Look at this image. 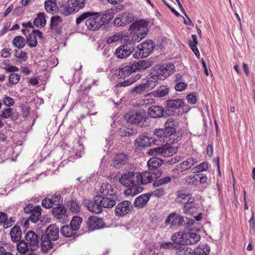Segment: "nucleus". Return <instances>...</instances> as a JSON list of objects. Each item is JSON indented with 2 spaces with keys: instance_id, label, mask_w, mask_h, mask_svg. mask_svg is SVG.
Returning <instances> with one entry per match:
<instances>
[{
  "instance_id": "1",
  "label": "nucleus",
  "mask_w": 255,
  "mask_h": 255,
  "mask_svg": "<svg viewBox=\"0 0 255 255\" xmlns=\"http://www.w3.org/2000/svg\"><path fill=\"white\" fill-rule=\"evenodd\" d=\"M140 178V172L134 171L124 173L119 178L120 182L123 186L128 187L125 191L126 196H133L142 191Z\"/></svg>"
},
{
  "instance_id": "2",
  "label": "nucleus",
  "mask_w": 255,
  "mask_h": 255,
  "mask_svg": "<svg viewBox=\"0 0 255 255\" xmlns=\"http://www.w3.org/2000/svg\"><path fill=\"white\" fill-rule=\"evenodd\" d=\"M176 199L178 202L184 204L183 210L185 214H192L196 211V208L193 204L195 198L192 196L191 194L178 193Z\"/></svg>"
},
{
  "instance_id": "3",
  "label": "nucleus",
  "mask_w": 255,
  "mask_h": 255,
  "mask_svg": "<svg viewBox=\"0 0 255 255\" xmlns=\"http://www.w3.org/2000/svg\"><path fill=\"white\" fill-rule=\"evenodd\" d=\"M154 44L152 41L148 40L139 44L137 46L138 53L135 52L133 57L136 58H144L148 56L153 51Z\"/></svg>"
},
{
  "instance_id": "4",
  "label": "nucleus",
  "mask_w": 255,
  "mask_h": 255,
  "mask_svg": "<svg viewBox=\"0 0 255 255\" xmlns=\"http://www.w3.org/2000/svg\"><path fill=\"white\" fill-rule=\"evenodd\" d=\"M85 5V0H68L64 7L66 15L76 13Z\"/></svg>"
},
{
  "instance_id": "5",
  "label": "nucleus",
  "mask_w": 255,
  "mask_h": 255,
  "mask_svg": "<svg viewBox=\"0 0 255 255\" xmlns=\"http://www.w3.org/2000/svg\"><path fill=\"white\" fill-rule=\"evenodd\" d=\"M129 29L140 35L141 38H144L147 34V22L143 19L134 22L130 25Z\"/></svg>"
},
{
  "instance_id": "6",
  "label": "nucleus",
  "mask_w": 255,
  "mask_h": 255,
  "mask_svg": "<svg viewBox=\"0 0 255 255\" xmlns=\"http://www.w3.org/2000/svg\"><path fill=\"white\" fill-rule=\"evenodd\" d=\"M100 196L97 195L94 197L93 201L85 199L83 203L90 212L94 214H99L103 210L101 202H98V200H100Z\"/></svg>"
},
{
  "instance_id": "7",
  "label": "nucleus",
  "mask_w": 255,
  "mask_h": 255,
  "mask_svg": "<svg viewBox=\"0 0 255 255\" xmlns=\"http://www.w3.org/2000/svg\"><path fill=\"white\" fill-rule=\"evenodd\" d=\"M177 236H181V240L178 241V242L186 245L195 244L198 242L201 239L199 234L193 232H186L182 235L179 233H177Z\"/></svg>"
},
{
  "instance_id": "8",
  "label": "nucleus",
  "mask_w": 255,
  "mask_h": 255,
  "mask_svg": "<svg viewBox=\"0 0 255 255\" xmlns=\"http://www.w3.org/2000/svg\"><path fill=\"white\" fill-rule=\"evenodd\" d=\"M174 65L173 64H167L163 65H156L152 69L159 76L160 79L164 80L173 72Z\"/></svg>"
},
{
  "instance_id": "9",
  "label": "nucleus",
  "mask_w": 255,
  "mask_h": 255,
  "mask_svg": "<svg viewBox=\"0 0 255 255\" xmlns=\"http://www.w3.org/2000/svg\"><path fill=\"white\" fill-rule=\"evenodd\" d=\"M153 133L159 138L160 142L163 141L161 144L165 143L170 145L174 143L175 142V138L171 137L170 133H167V130L165 128H163L155 129L153 131Z\"/></svg>"
},
{
  "instance_id": "10",
  "label": "nucleus",
  "mask_w": 255,
  "mask_h": 255,
  "mask_svg": "<svg viewBox=\"0 0 255 255\" xmlns=\"http://www.w3.org/2000/svg\"><path fill=\"white\" fill-rule=\"evenodd\" d=\"M133 19L132 14L129 12H122L119 14L114 19V25L117 27L125 26L130 23Z\"/></svg>"
},
{
  "instance_id": "11",
  "label": "nucleus",
  "mask_w": 255,
  "mask_h": 255,
  "mask_svg": "<svg viewBox=\"0 0 255 255\" xmlns=\"http://www.w3.org/2000/svg\"><path fill=\"white\" fill-rule=\"evenodd\" d=\"M25 241L30 251H35L39 247L38 236L33 231H29L26 234Z\"/></svg>"
},
{
  "instance_id": "12",
  "label": "nucleus",
  "mask_w": 255,
  "mask_h": 255,
  "mask_svg": "<svg viewBox=\"0 0 255 255\" xmlns=\"http://www.w3.org/2000/svg\"><path fill=\"white\" fill-rule=\"evenodd\" d=\"M125 119L131 124L138 125L145 120V117L141 112H129L125 115Z\"/></svg>"
},
{
  "instance_id": "13",
  "label": "nucleus",
  "mask_w": 255,
  "mask_h": 255,
  "mask_svg": "<svg viewBox=\"0 0 255 255\" xmlns=\"http://www.w3.org/2000/svg\"><path fill=\"white\" fill-rule=\"evenodd\" d=\"M99 192L101 195L99 196L118 197L116 187L109 183H103L100 186Z\"/></svg>"
},
{
  "instance_id": "14",
  "label": "nucleus",
  "mask_w": 255,
  "mask_h": 255,
  "mask_svg": "<svg viewBox=\"0 0 255 255\" xmlns=\"http://www.w3.org/2000/svg\"><path fill=\"white\" fill-rule=\"evenodd\" d=\"M131 209L130 202L128 201H124L117 205L115 210V214L119 217L124 216L127 214Z\"/></svg>"
},
{
  "instance_id": "15",
  "label": "nucleus",
  "mask_w": 255,
  "mask_h": 255,
  "mask_svg": "<svg viewBox=\"0 0 255 255\" xmlns=\"http://www.w3.org/2000/svg\"><path fill=\"white\" fill-rule=\"evenodd\" d=\"M162 172L160 170H158L156 173H151L149 171H145L140 172V182L141 185H146L152 182L153 179L159 177Z\"/></svg>"
},
{
  "instance_id": "16",
  "label": "nucleus",
  "mask_w": 255,
  "mask_h": 255,
  "mask_svg": "<svg viewBox=\"0 0 255 255\" xmlns=\"http://www.w3.org/2000/svg\"><path fill=\"white\" fill-rule=\"evenodd\" d=\"M158 140L153 137H149L147 136L142 135L135 140V144L138 146H149L152 144H159Z\"/></svg>"
},
{
  "instance_id": "17",
  "label": "nucleus",
  "mask_w": 255,
  "mask_h": 255,
  "mask_svg": "<svg viewBox=\"0 0 255 255\" xmlns=\"http://www.w3.org/2000/svg\"><path fill=\"white\" fill-rule=\"evenodd\" d=\"M134 50L133 47H130L125 44L118 47L115 51V55L120 59H124L128 57Z\"/></svg>"
},
{
  "instance_id": "18",
  "label": "nucleus",
  "mask_w": 255,
  "mask_h": 255,
  "mask_svg": "<svg viewBox=\"0 0 255 255\" xmlns=\"http://www.w3.org/2000/svg\"><path fill=\"white\" fill-rule=\"evenodd\" d=\"M87 225L89 230L94 231L103 227L104 222L102 219L97 217H91L88 219Z\"/></svg>"
},
{
  "instance_id": "19",
  "label": "nucleus",
  "mask_w": 255,
  "mask_h": 255,
  "mask_svg": "<svg viewBox=\"0 0 255 255\" xmlns=\"http://www.w3.org/2000/svg\"><path fill=\"white\" fill-rule=\"evenodd\" d=\"M37 37L41 39H44L42 33L39 30H33L32 33L27 37V42L30 47H35L36 46L37 44Z\"/></svg>"
},
{
  "instance_id": "20",
  "label": "nucleus",
  "mask_w": 255,
  "mask_h": 255,
  "mask_svg": "<svg viewBox=\"0 0 255 255\" xmlns=\"http://www.w3.org/2000/svg\"><path fill=\"white\" fill-rule=\"evenodd\" d=\"M160 79L159 76L155 72V70L152 68L150 70V73L147 76L145 84L149 87L151 90L155 88L158 83V80Z\"/></svg>"
},
{
  "instance_id": "21",
  "label": "nucleus",
  "mask_w": 255,
  "mask_h": 255,
  "mask_svg": "<svg viewBox=\"0 0 255 255\" xmlns=\"http://www.w3.org/2000/svg\"><path fill=\"white\" fill-rule=\"evenodd\" d=\"M92 17L89 22H86L85 24L87 28L92 31L99 30L102 27V23L100 22V15L97 13L96 15Z\"/></svg>"
},
{
  "instance_id": "22",
  "label": "nucleus",
  "mask_w": 255,
  "mask_h": 255,
  "mask_svg": "<svg viewBox=\"0 0 255 255\" xmlns=\"http://www.w3.org/2000/svg\"><path fill=\"white\" fill-rule=\"evenodd\" d=\"M62 18L58 15L53 16L51 18L50 29L53 33L57 34L61 33Z\"/></svg>"
},
{
  "instance_id": "23",
  "label": "nucleus",
  "mask_w": 255,
  "mask_h": 255,
  "mask_svg": "<svg viewBox=\"0 0 255 255\" xmlns=\"http://www.w3.org/2000/svg\"><path fill=\"white\" fill-rule=\"evenodd\" d=\"M100 200L98 202H101L103 208H111L116 204V200L118 197L100 196Z\"/></svg>"
},
{
  "instance_id": "24",
  "label": "nucleus",
  "mask_w": 255,
  "mask_h": 255,
  "mask_svg": "<svg viewBox=\"0 0 255 255\" xmlns=\"http://www.w3.org/2000/svg\"><path fill=\"white\" fill-rule=\"evenodd\" d=\"M197 162V160L194 158H189L187 160L183 161L176 166V171L178 172H183L190 169L195 163Z\"/></svg>"
},
{
  "instance_id": "25",
  "label": "nucleus",
  "mask_w": 255,
  "mask_h": 255,
  "mask_svg": "<svg viewBox=\"0 0 255 255\" xmlns=\"http://www.w3.org/2000/svg\"><path fill=\"white\" fill-rule=\"evenodd\" d=\"M59 228L55 224L50 225L46 229L45 234L50 239L53 241L58 240L59 238Z\"/></svg>"
},
{
  "instance_id": "26",
  "label": "nucleus",
  "mask_w": 255,
  "mask_h": 255,
  "mask_svg": "<svg viewBox=\"0 0 255 255\" xmlns=\"http://www.w3.org/2000/svg\"><path fill=\"white\" fill-rule=\"evenodd\" d=\"M130 65L133 72L137 70H144L147 69L151 67V62L149 61L141 60L133 62Z\"/></svg>"
},
{
  "instance_id": "27",
  "label": "nucleus",
  "mask_w": 255,
  "mask_h": 255,
  "mask_svg": "<svg viewBox=\"0 0 255 255\" xmlns=\"http://www.w3.org/2000/svg\"><path fill=\"white\" fill-rule=\"evenodd\" d=\"M147 114L153 118H158L162 116H165L164 109L159 106L152 105L150 106L148 109Z\"/></svg>"
},
{
  "instance_id": "28",
  "label": "nucleus",
  "mask_w": 255,
  "mask_h": 255,
  "mask_svg": "<svg viewBox=\"0 0 255 255\" xmlns=\"http://www.w3.org/2000/svg\"><path fill=\"white\" fill-rule=\"evenodd\" d=\"M128 161V155L125 153H120L115 157L112 164L114 167L120 169L124 166Z\"/></svg>"
},
{
  "instance_id": "29",
  "label": "nucleus",
  "mask_w": 255,
  "mask_h": 255,
  "mask_svg": "<svg viewBox=\"0 0 255 255\" xmlns=\"http://www.w3.org/2000/svg\"><path fill=\"white\" fill-rule=\"evenodd\" d=\"M176 255H194L193 250L186 245H176Z\"/></svg>"
},
{
  "instance_id": "30",
  "label": "nucleus",
  "mask_w": 255,
  "mask_h": 255,
  "mask_svg": "<svg viewBox=\"0 0 255 255\" xmlns=\"http://www.w3.org/2000/svg\"><path fill=\"white\" fill-rule=\"evenodd\" d=\"M150 195L148 194H142L136 197L134 200V206L139 208H143L148 202Z\"/></svg>"
},
{
  "instance_id": "31",
  "label": "nucleus",
  "mask_w": 255,
  "mask_h": 255,
  "mask_svg": "<svg viewBox=\"0 0 255 255\" xmlns=\"http://www.w3.org/2000/svg\"><path fill=\"white\" fill-rule=\"evenodd\" d=\"M41 251L43 253H47L53 247V244L52 243L53 240L48 238L46 235H43L41 236Z\"/></svg>"
},
{
  "instance_id": "32",
  "label": "nucleus",
  "mask_w": 255,
  "mask_h": 255,
  "mask_svg": "<svg viewBox=\"0 0 255 255\" xmlns=\"http://www.w3.org/2000/svg\"><path fill=\"white\" fill-rule=\"evenodd\" d=\"M132 72L133 71L130 64L128 65L124 64L120 66L118 73H116V75L120 78H125L129 76Z\"/></svg>"
},
{
  "instance_id": "33",
  "label": "nucleus",
  "mask_w": 255,
  "mask_h": 255,
  "mask_svg": "<svg viewBox=\"0 0 255 255\" xmlns=\"http://www.w3.org/2000/svg\"><path fill=\"white\" fill-rule=\"evenodd\" d=\"M165 128L167 133H170L171 137L175 138V120L174 118L168 119L165 123Z\"/></svg>"
},
{
  "instance_id": "34",
  "label": "nucleus",
  "mask_w": 255,
  "mask_h": 255,
  "mask_svg": "<svg viewBox=\"0 0 255 255\" xmlns=\"http://www.w3.org/2000/svg\"><path fill=\"white\" fill-rule=\"evenodd\" d=\"M190 109L189 106L186 105L183 100L176 99V113L178 115L187 113Z\"/></svg>"
},
{
  "instance_id": "35",
  "label": "nucleus",
  "mask_w": 255,
  "mask_h": 255,
  "mask_svg": "<svg viewBox=\"0 0 255 255\" xmlns=\"http://www.w3.org/2000/svg\"><path fill=\"white\" fill-rule=\"evenodd\" d=\"M175 113V100H168L167 101L166 107L164 110L165 116L174 115Z\"/></svg>"
},
{
  "instance_id": "36",
  "label": "nucleus",
  "mask_w": 255,
  "mask_h": 255,
  "mask_svg": "<svg viewBox=\"0 0 255 255\" xmlns=\"http://www.w3.org/2000/svg\"><path fill=\"white\" fill-rule=\"evenodd\" d=\"M163 161L157 157L151 158L147 162V166L149 170H153L161 166Z\"/></svg>"
},
{
  "instance_id": "37",
  "label": "nucleus",
  "mask_w": 255,
  "mask_h": 255,
  "mask_svg": "<svg viewBox=\"0 0 255 255\" xmlns=\"http://www.w3.org/2000/svg\"><path fill=\"white\" fill-rule=\"evenodd\" d=\"M44 7L46 11L49 13H54L58 10L55 0H46L44 2Z\"/></svg>"
},
{
  "instance_id": "38",
  "label": "nucleus",
  "mask_w": 255,
  "mask_h": 255,
  "mask_svg": "<svg viewBox=\"0 0 255 255\" xmlns=\"http://www.w3.org/2000/svg\"><path fill=\"white\" fill-rule=\"evenodd\" d=\"M210 252V247L206 244H201L193 250L194 255H207Z\"/></svg>"
},
{
  "instance_id": "39",
  "label": "nucleus",
  "mask_w": 255,
  "mask_h": 255,
  "mask_svg": "<svg viewBox=\"0 0 255 255\" xmlns=\"http://www.w3.org/2000/svg\"><path fill=\"white\" fill-rule=\"evenodd\" d=\"M21 229L18 226L13 227L10 231V235L12 241L16 242L20 240L21 236Z\"/></svg>"
},
{
  "instance_id": "40",
  "label": "nucleus",
  "mask_w": 255,
  "mask_h": 255,
  "mask_svg": "<svg viewBox=\"0 0 255 255\" xmlns=\"http://www.w3.org/2000/svg\"><path fill=\"white\" fill-rule=\"evenodd\" d=\"M31 213L30 216L27 220V222L31 221L32 223L38 222L41 215V209L40 207H35V210Z\"/></svg>"
},
{
  "instance_id": "41",
  "label": "nucleus",
  "mask_w": 255,
  "mask_h": 255,
  "mask_svg": "<svg viewBox=\"0 0 255 255\" xmlns=\"http://www.w3.org/2000/svg\"><path fill=\"white\" fill-rule=\"evenodd\" d=\"M66 210L62 204L58 205L52 209V214L58 219L62 218L66 214Z\"/></svg>"
},
{
  "instance_id": "42",
  "label": "nucleus",
  "mask_w": 255,
  "mask_h": 255,
  "mask_svg": "<svg viewBox=\"0 0 255 255\" xmlns=\"http://www.w3.org/2000/svg\"><path fill=\"white\" fill-rule=\"evenodd\" d=\"M45 15L43 12H40L37 14L35 18L33 24L37 27H43L46 24Z\"/></svg>"
},
{
  "instance_id": "43",
  "label": "nucleus",
  "mask_w": 255,
  "mask_h": 255,
  "mask_svg": "<svg viewBox=\"0 0 255 255\" xmlns=\"http://www.w3.org/2000/svg\"><path fill=\"white\" fill-rule=\"evenodd\" d=\"M151 90L145 83H141L138 86L134 87L131 91L132 93H136L138 94H142L147 93Z\"/></svg>"
},
{
  "instance_id": "44",
  "label": "nucleus",
  "mask_w": 255,
  "mask_h": 255,
  "mask_svg": "<svg viewBox=\"0 0 255 255\" xmlns=\"http://www.w3.org/2000/svg\"><path fill=\"white\" fill-rule=\"evenodd\" d=\"M60 231L61 233L66 237L75 236L77 234V232L70 226L68 225L62 227Z\"/></svg>"
},
{
  "instance_id": "45",
  "label": "nucleus",
  "mask_w": 255,
  "mask_h": 255,
  "mask_svg": "<svg viewBox=\"0 0 255 255\" xmlns=\"http://www.w3.org/2000/svg\"><path fill=\"white\" fill-rule=\"evenodd\" d=\"M192 41H190L189 45L196 56L198 57L200 56V52L197 47L198 43L197 36L195 34L192 35Z\"/></svg>"
},
{
  "instance_id": "46",
  "label": "nucleus",
  "mask_w": 255,
  "mask_h": 255,
  "mask_svg": "<svg viewBox=\"0 0 255 255\" xmlns=\"http://www.w3.org/2000/svg\"><path fill=\"white\" fill-rule=\"evenodd\" d=\"M25 40L21 36H17L15 37L12 40L13 46L18 49L23 48L25 45Z\"/></svg>"
},
{
  "instance_id": "47",
  "label": "nucleus",
  "mask_w": 255,
  "mask_h": 255,
  "mask_svg": "<svg viewBox=\"0 0 255 255\" xmlns=\"http://www.w3.org/2000/svg\"><path fill=\"white\" fill-rule=\"evenodd\" d=\"M114 16L113 12L108 11L100 16V22L102 26L108 23Z\"/></svg>"
},
{
  "instance_id": "48",
  "label": "nucleus",
  "mask_w": 255,
  "mask_h": 255,
  "mask_svg": "<svg viewBox=\"0 0 255 255\" xmlns=\"http://www.w3.org/2000/svg\"><path fill=\"white\" fill-rule=\"evenodd\" d=\"M82 219L80 217H74L71 221L70 226L73 228L76 232L79 229L80 225L82 223Z\"/></svg>"
},
{
  "instance_id": "49",
  "label": "nucleus",
  "mask_w": 255,
  "mask_h": 255,
  "mask_svg": "<svg viewBox=\"0 0 255 255\" xmlns=\"http://www.w3.org/2000/svg\"><path fill=\"white\" fill-rule=\"evenodd\" d=\"M175 153L174 148L172 146H169L167 147H162L161 152H160V156L164 157H169L172 156Z\"/></svg>"
},
{
  "instance_id": "50",
  "label": "nucleus",
  "mask_w": 255,
  "mask_h": 255,
  "mask_svg": "<svg viewBox=\"0 0 255 255\" xmlns=\"http://www.w3.org/2000/svg\"><path fill=\"white\" fill-rule=\"evenodd\" d=\"M198 183L197 174H191L185 178V184L187 185H196Z\"/></svg>"
},
{
  "instance_id": "51",
  "label": "nucleus",
  "mask_w": 255,
  "mask_h": 255,
  "mask_svg": "<svg viewBox=\"0 0 255 255\" xmlns=\"http://www.w3.org/2000/svg\"><path fill=\"white\" fill-rule=\"evenodd\" d=\"M17 249L19 252L22 253H26V252L30 251V247L27 245L25 240L21 241L17 245Z\"/></svg>"
},
{
  "instance_id": "52",
  "label": "nucleus",
  "mask_w": 255,
  "mask_h": 255,
  "mask_svg": "<svg viewBox=\"0 0 255 255\" xmlns=\"http://www.w3.org/2000/svg\"><path fill=\"white\" fill-rule=\"evenodd\" d=\"M143 38L140 36V35L131 32V34L128 36V40L129 41V44H131L135 42H138Z\"/></svg>"
},
{
  "instance_id": "53",
  "label": "nucleus",
  "mask_w": 255,
  "mask_h": 255,
  "mask_svg": "<svg viewBox=\"0 0 255 255\" xmlns=\"http://www.w3.org/2000/svg\"><path fill=\"white\" fill-rule=\"evenodd\" d=\"M171 181V177L170 176H166L155 181L153 183V185L154 187H158L163 184H167L169 183Z\"/></svg>"
},
{
  "instance_id": "54",
  "label": "nucleus",
  "mask_w": 255,
  "mask_h": 255,
  "mask_svg": "<svg viewBox=\"0 0 255 255\" xmlns=\"http://www.w3.org/2000/svg\"><path fill=\"white\" fill-rule=\"evenodd\" d=\"M124 37L122 33H116L107 38L106 42L108 44H111L122 40Z\"/></svg>"
},
{
  "instance_id": "55",
  "label": "nucleus",
  "mask_w": 255,
  "mask_h": 255,
  "mask_svg": "<svg viewBox=\"0 0 255 255\" xmlns=\"http://www.w3.org/2000/svg\"><path fill=\"white\" fill-rule=\"evenodd\" d=\"M1 224L6 228L11 226V222H9L7 215L3 212H0V224Z\"/></svg>"
},
{
  "instance_id": "56",
  "label": "nucleus",
  "mask_w": 255,
  "mask_h": 255,
  "mask_svg": "<svg viewBox=\"0 0 255 255\" xmlns=\"http://www.w3.org/2000/svg\"><path fill=\"white\" fill-rule=\"evenodd\" d=\"M208 168V163L206 162H202L193 168L194 172L200 173L206 170Z\"/></svg>"
},
{
  "instance_id": "57",
  "label": "nucleus",
  "mask_w": 255,
  "mask_h": 255,
  "mask_svg": "<svg viewBox=\"0 0 255 255\" xmlns=\"http://www.w3.org/2000/svg\"><path fill=\"white\" fill-rule=\"evenodd\" d=\"M168 92V88L165 86H161L155 91V96L158 97H162L165 96Z\"/></svg>"
},
{
  "instance_id": "58",
  "label": "nucleus",
  "mask_w": 255,
  "mask_h": 255,
  "mask_svg": "<svg viewBox=\"0 0 255 255\" xmlns=\"http://www.w3.org/2000/svg\"><path fill=\"white\" fill-rule=\"evenodd\" d=\"M50 200L53 205H59L62 204L63 199L60 194H55Z\"/></svg>"
},
{
  "instance_id": "59",
  "label": "nucleus",
  "mask_w": 255,
  "mask_h": 255,
  "mask_svg": "<svg viewBox=\"0 0 255 255\" xmlns=\"http://www.w3.org/2000/svg\"><path fill=\"white\" fill-rule=\"evenodd\" d=\"M20 78V77L18 74L11 73L9 76V82L11 84H16L19 82Z\"/></svg>"
},
{
  "instance_id": "60",
  "label": "nucleus",
  "mask_w": 255,
  "mask_h": 255,
  "mask_svg": "<svg viewBox=\"0 0 255 255\" xmlns=\"http://www.w3.org/2000/svg\"><path fill=\"white\" fill-rule=\"evenodd\" d=\"M69 206L70 207V210L72 212H79L80 211V207L77 202L71 200L69 201Z\"/></svg>"
},
{
  "instance_id": "61",
  "label": "nucleus",
  "mask_w": 255,
  "mask_h": 255,
  "mask_svg": "<svg viewBox=\"0 0 255 255\" xmlns=\"http://www.w3.org/2000/svg\"><path fill=\"white\" fill-rule=\"evenodd\" d=\"M27 54L26 52L21 50H16L14 52V56L19 59H21L23 61H25L27 59Z\"/></svg>"
},
{
  "instance_id": "62",
  "label": "nucleus",
  "mask_w": 255,
  "mask_h": 255,
  "mask_svg": "<svg viewBox=\"0 0 255 255\" xmlns=\"http://www.w3.org/2000/svg\"><path fill=\"white\" fill-rule=\"evenodd\" d=\"M165 194V190L163 188H159L152 191L150 196L159 198Z\"/></svg>"
},
{
  "instance_id": "63",
  "label": "nucleus",
  "mask_w": 255,
  "mask_h": 255,
  "mask_svg": "<svg viewBox=\"0 0 255 255\" xmlns=\"http://www.w3.org/2000/svg\"><path fill=\"white\" fill-rule=\"evenodd\" d=\"M175 221V213L173 212L171 213L167 217L165 221V224L167 225L171 226L174 225V222Z\"/></svg>"
},
{
  "instance_id": "64",
  "label": "nucleus",
  "mask_w": 255,
  "mask_h": 255,
  "mask_svg": "<svg viewBox=\"0 0 255 255\" xmlns=\"http://www.w3.org/2000/svg\"><path fill=\"white\" fill-rule=\"evenodd\" d=\"M188 102L190 104H195L197 102V98L195 93L189 94L186 97Z\"/></svg>"
}]
</instances>
